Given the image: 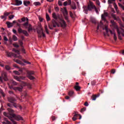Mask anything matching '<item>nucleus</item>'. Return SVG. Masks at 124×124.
Returning <instances> with one entry per match:
<instances>
[{
    "mask_svg": "<svg viewBox=\"0 0 124 124\" xmlns=\"http://www.w3.org/2000/svg\"><path fill=\"white\" fill-rule=\"evenodd\" d=\"M103 30H105L107 33L109 32V30H108V27H107V26H106L105 28H103Z\"/></svg>",
    "mask_w": 124,
    "mask_h": 124,
    "instance_id": "e433bc0d",
    "label": "nucleus"
},
{
    "mask_svg": "<svg viewBox=\"0 0 124 124\" xmlns=\"http://www.w3.org/2000/svg\"><path fill=\"white\" fill-rule=\"evenodd\" d=\"M13 89L14 90V91H16V92H22L23 90V87H14Z\"/></svg>",
    "mask_w": 124,
    "mask_h": 124,
    "instance_id": "dca6fc26",
    "label": "nucleus"
},
{
    "mask_svg": "<svg viewBox=\"0 0 124 124\" xmlns=\"http://www.w3.org/2000/svg\"><path fill=\"white\" fill-rule=\"evenodd\" d=\"M23 31H24V30H22V29H21V28H19L18 29V31L19 33H23Z\"/></svg>",
    "mask_w": 124,
    "mask_h": 124,
    "instance_id": "79ce46f5",
    "label": "nucleus"
},
{
    "mask_svg": "<svg viewBox=\"0 0 124 124\" xmlns=\"http://www.w3.org/2000/svg\"><path fill=\"white\" fill-rule=\"evenodd\" d=\"M111 16L114 20H116V21H120V17L117 16L116 15L112 14L111 15Z\"/></svg>",
    "mask_w": 124,
    "mask_h": 124,
    "instance_id": "a211bd4d",
    "label": "nucleus"
},
{
    "mask_svg": "<svg viewBox=\"0 0 124 124\" xmlns=\"http://www.w3.org/2000/svg\"><path fill=\"white\" fill-rule=\"evenodd\" d=\"M45 30L47 34H49V31H48V28H47V25L45 26Z\"/></svg>",
    "mask_w": 124,
    "mask_h": 124,
    "instance_id": "f704fd0d",
    "label": "nucleus"
},
{
    "mask_svg": "<svg viewBox=\"0 0 124 124\" xmlns=\"http://www.w3.org/2000/svg\"><path fill=\"white\" fill-rule=\"evenodd\" d=\"M70 16L72 18H73V13H72V12H70Z\"/></svg>",
    "mask_w": 124,
    "mask_h": 124,
    "instance_id": "680f3d73",
    "label": "nucleus"
},
{
    "mask_svg": "<svg viewBox=\"0 0 124 124\" xmlns=\"http://www.w3.org/2000/svg\"><path fill=\"white\" fill-rule=\"evenodd\" d=\"M37 33L38 34V37L41 38L42 36L45 37V34L43 32V29L42 27L40 26L37 31Z\"/></svg>",
    "mask_w": 124,
    "mask_h": 124,
    "instance_id": "7ed1b4c3",
    "label": "nucleus"
},
{
    "mask_svg": "<svg viewBox=\"0 0 124 124\" xmlns=\"http://www.w3.org/2000/svg\"><path fill=\"white\" fill-rule=\"evenodd\" d=\"M109 32L110 33H111V34L113 35V38L114 40L116 41V40H117V35H116V33H115V31L112 30H109Z\"/></svg>",
    "mask_w": 124,
    "mask_h": 124,
    "instance_id": "4468645a",
    "label": "nucleus"
},
{
    "mask_svg": "<svg viewBox=\"0 0 124 124\" xmlns=\"http://www.w3.org/2000/svg\"><path fill=\"white\" fill-rule=\"evenodd\" d=\"M110 22L112 24V25L113 26L114 29H116V30H117V28L119 29V27H118V25H117V24H116V23H115V21H114V20H111Z\"/></svg>",
    "mask_w": 124,
    "mask_h": 124,
    "instance_id": "6ab92c4d",
    "label": "nucleus"
},
{
    "mask_svg": "<svg viewBox=\"0 0 124 124\" xmlns=\"http://www.w3.org/2000/svg\"><path fill=\"white\" fill-rule=\"evenodd\" d=\"M0 93H1L3 97H5V93L1 89L0 90Z\"/></svg>",
    "mask_w": 124,
    "mask_h": 124,
    "instance_id": "a878e982",
    "label": "nucleus"
},
{
    "mask_svg": "<svg viewBox=\"0 0 124 124\" xmlns=\"http://www.w3.org/2000/svg\"><path fill=\"white\" fill-rule=\"evenodd\" d=\"M15 58H18L20 60H22V56L21 55H19L18 56H17L16 55H15Z\"/></svg>",
    "mask_w": 124,
    "mask_h": 124,
    "instance_id": "de8ad7c7",
    "label": "nucleus"
},
{
    "mask_svg": "<svg viewBox=\"0 0 124 124\" xmlns=\"http://www.w3.org/2000/svg\"><path fill=\"white\" fill-rule=\"evenodd\" d=\"M12 38H13V40L14 41H17V40H18V38L15 35H13Z\"/></svg>",
    "mask_w": 124,
    "mask_h": 124,
    "instance_id": "cd10ccee",
    "label": "nucleus"
},
{
    "mask_svg": "<svg viewBox=\"0 0 124 124\" xmlns=\"http://www.w3.org/2000/svg\"><path fill=\"white\" fill-rule=\"evenodd\" d=\"M4 41H8V39L7 37L5 36H4Z\"/></svg>",
    "mask_w": 124,
    "mask_h": 124,
    "instance_id": "bf43d9fd",
    "label": "nucleus"
},
{
    "mask_svg": "<svg viewBox=\"0 0 124 124\" xmlns=\"http://www.w3.org/2000/svg\"><path fill=\"white\" fill-rule=\"evenodd\" d=\"M0 66L1 67H4V64L1 62H0Z\"/></svg>",
    "mask_w": 124,
    "mask_h": 124,
    "instance_id": "4d7b16f0",
    "label": "nucleus"
},
{
    "mask_svg": "<svg viewBox=\"0 0 124 124\" xmlns=\"http://www.w3.org/2000/svg\"><path fill=\"white\" fill-rule=\"evenodd\" d=\"M115 1V0H108V4H111Z\"/></svg>",
    "mask_w": 124,
    "mask_h": 124,
    "instance_id": "58836bf2",
    "label": "nucleus"
},
{
    "mask_svg": "<svg viewBox=\"0 0 124 124\" xmlns=\"http://www.w3.org/2000/svg\"><path fill=\"white\" fill-rule=\"evenodd\" d=\"M63 5L64 6H66V5H67V1L64 2Z\"/></svg>",
    "mask_w": 124,
    "mask_h": 124,
    "instance_id": "0e129e2a",
    "label": "nucleus"
},
{
    "mask_svg": "<svg viewBox=\"0 0 124 124\" xmlns=\"http://www.w3.org/2000/svg\"><path fill=\"white\" fill-rule=\"evenodd\" d=\"M104 27V25H103V23H102V21H100L99 23H98V26H97V31H98L99 28H103Z\"/></svg>",
    "mask_w": 124,
    "mask_h": 124,
    "instance_id": "2eb2a0df",
    "label": "nucleus"
},
{
    "mask_svg": "<svg viewBox=\"0 0 124 124\" xmlns=\"http://www.w3.org/2000/svg\"><path fill=\"white\" fill-rule=\"evenodd\" d=\"M58 4L60 6H62V1H58Z\"/></svg>",
    "mask_w": 124,
    "mask_h": 124,
    "instance_id": "603ef678",
    "label": "nucleus"
},
{
    "mask_svg": "<svg viewBox=\"0 0 124 124\" xmlns=\"http://www.w3.org/2000/svg\"><path fill=\"white\" fill-rule=\"evenodd\" d=\"M2 78L4 79V81H8V78H7V73L3 72L2 75Z\"/></svg>",
    "mask_w": 124,
    "mask_h": 124,
    "instance_id": "9b49d317",
    "label": "nucleus"
},
{
    "mask_svg": "<svg viewBox=\"0 0 124 124\" xmlns=\"http://www.w3.org/2000/svg\"><path fill=\"white\" fill-rule=\"evenodd\" d=\"M8 15H9V13H8V12H5L4 13V16H5V17H7V16H8Z\"/></svg>",
    "mask_w": 124,
    "mask_h": 124,
    "instance_id": "8fccbe9b",
    "label": "nucleus"
},
{
    "mask_svg": "<svg viewBox=\"0 0 124 124\" xmlns=\"http://www.w3.org/2000/svg\"><path fill=\"white\" fill-rule=\"evenodd\" d=\"M60 22L59 23L60 25L58 24V23H57L55 20H52V25L53 27L54 28H56L57 26L58 27H66V23H65V21L64 20H63V18H62V16L61 18H60Z\"/></svg>",
    "mask_w": 124,
    "mask_h": 124,
    "instance_id": "f257e3e1",
    "label": "nucleus"
},
{
    "mask_svg": "<svg viewBox=\"0 0 124 124\" xmlns=\"http://www.w3.org/2000/svg\"><path fill=\"white\" fill-rule=\"evenodd\" d=\"M2 124H11V123H10L8 120H7V119L4 118V121L2 122Z\"/></svg>",
    "mask_w": 124,
    "mask_h": 124,
    "instance_id": "412c9836",
    "label": "nucleus"
},
{
    "mask_svg": "<svg viewBox=\"0 0 124 124\" xmlns=\"http://www.w3.org/2000/svg\"><path fill=\"white\" fill-rule=\"evenodd\" d=\"M26 21H27V22H28V21H29V18H28V17H23V18H22V19H21V21H22V22H25V21H26Z\"/></svg>",
    "mask_w": 124,
    "mask_h": 124,
    "instance_id": "72a5a7b5",
    "label": "nucleus"
},
{
    "mask_svg": "<svg viewBox=\"0 0 124 124\" xmlns=\"http://www.w3.org/2000/svg\"><path fill=\"white\" fill-rule=\"evenodd\" d=\"M13 45L16 48H19V47H20V46H19L18 44H17V43L13 44Z\"/></svg>",
    "mask_w": 124,
    "mask_h": 124,
    "instance_id": "c9c22d12",
    "label": "nucleus"
},
{
    "mask_svg": "<svg viewBox=\"0 0 124 124\" xmlns=\"http://www.w3.org/2000/svg\"><path fill=\"white\" fill-rule=\"evenodd\" d=\"M5 68L6 70H10V69H11V67L8 65H6L5 66Z\"/></svg>",
    "mask_w": 124,
    "mask_h": 124,
    "instance_id": "bb28decb",
    "label": "nucleus"
},
{
    "mask_svg": "<svg viewBox=\"0 0 124 124\" xmlns=\"http://www.w3.org/2000/svg\"><path fill=\"white\" fill-rule=\"evenodd\" d=\"M14 18V15H11L9 16V18L10 20H11Z\"/></svg>",
    "mask_w": 124,
    "mask_h": 124,
    "instance_id": "09e8293b",
    "label": "nucleus"
},
{
    "mask_svg": "<svg viewBox=\"0 0 124 124\" xmlns=\"http://www.w3.org/2000/svg\"><path fill=\"white\" fill-rule=\"evenodd\" d=\"M3 115H4V116H5V117H7L8 118H9V119L11 121V122H12L13 124H17V122H15V121H14V119H13L12 117H11L10 116H9V113H7L4 112H3Z\"/></svg>",
    "mask_w": 124,
    "mask_h": 124,
    "instance_id": "0eeeda50",
    "label": "nucleus"
},
{
    "mask_svg": "<svg viewBox=\"0 0 124 124\" xmlns=\"http://www.w3.org/2000/svg\"><path fill=\"white\" fill-rule=\"evenodd\" d=\"M84 12L86 14H88V9H87V7H84V10H83Z\"/></svg>",
    "mask_w": 124,
    "mask_h": 124,
    "instance_id": "4c0bfd02",
    "label": "nucleus"
},
{
    "mask_svg": "<svg viewBox=\"0 0 124 124\" xmlns=\"http://www.w3.org/2000/svg\"><path fill=\"white\" fill-rule=\"evenodd\" d=\"M97 97L96 96V95H93L92 100H95L96 99Z\"/></svg>",
    "mask_w": 124,
    "mask_h": 124,
    "instance_id": "3c124183",
    "label": "nucleus"
},
{
    "mask_svg": "<svg viewBox=\"0 0 124 124\" xmlns=\"http://www.w3.org/2000/svg\"><path fill=\"white\" fill-rule=\"evenodd\" d=\"M85 106H89V103L87 102H86L84 104Z\"/></svg>",
    "mask_w": 124,
    "mask_h": 124,
    "instance_id": "338daca9",
    "label": "nucleus"
},
{
    "mask_svg": "<svg viewBox=\"0 0 124 124\" xmlns=\"http://www.w3.org/2000/svg\"><path fill=\"white\" fill-rule=\"evenodd\" d=\"M6 54L8 58H11L12 57H15V54L12 52L7 51L6 52Z\"/></svg>",
    "mask_w": 124,
    "mask_h": 124,
    "instance_id": "ddd939ff",
    "label": "nucleus"
},
{
    "mask_svg": "<svg viewBox=\"0 0 124 124\" xmlns=\"http://www.w3.org/2000/svg\"><path fill=\"white\" fill-rule=\"evenodd\" d=\"M24 27L25 29H28V31H32V27H31V25L29 24V22H27L23 24Z\"/></svg>",
    "mask_w": 124,
    "mask_h": 124,
    "instance_id": "423d86ee",
    "label": "nucleus"
},
{
    "mask_svg": "<svg viewBox=\"0 0 124 124\" xmlns=\"http://www.w3.org/2000/svg\"><path fill=\"white\" fill-rule=\"evenodd\" d=\"M93 8H95V6H94L93 3L90 2L88 6V10L91 11L93 9Z\"/></svg>",
    "mask_w": 124,
    "mask_h": 124,
    "instance_id": "1a4fd4ad",
    "label": "nucleus"
},
{
    "mask_svg": "<svg viewBox=\"0 0 124 124\" xmlns=\"http://www.w3.org/2000/svg\"><path fill=\"white\" fill-rule=\"evenodd\" d=\"M86 111V109L85 108H82L81 110V112L83 113V112H85Z\"/></svg>",
    "mask_w": 124,
    "mask_h": 124,
    "instance_id": "e2e57ef3",
    "label": "nucleus"
},
{
    "mask_svg": "<svg viewBox=\"0 0 124 124\" xmlns=\"http://www.w3.org/2000/svg\"><path fill=\"white\" fill-rule=\"evenodd\" d=\"M31 2L30 1L25 0L23 1V4L25 5V6H28L30 5Z\"/></svg>",
    "mask_w": 124,
    "mask_h": 124,
    "instance_id": "4be33fe9",
    "label": "nucleus"
},
{
    "mask_svg": "<svg viewBox=\"0 0 124 124\" xmlns=\"http://www.w3.org/2000/svg\"><path fill=\"white\" fill-rule=\"evenodd\" d=\"M96 3L97 4V5H100V2H99V0H96Z\"/></svg>",
    "mask_w": 124,
    "mask_h": 124,
    "instance_id": "13d9d810",
    "label": "nucleus"
},
{
    "mask_svg": "<svg viewBox=\"0 0 124 124\" xmlns=\"http://www.w3.org/2000/svg\"><path fill=\"white\" fill-rule=\"evenodd\" d=\"M15 3H16L15 5H16L17 6H19V5H21V4H22V2L20 0H16Z\"/></svg>",
    "mask_w": 124,
    "mask_h": 124,
    "instance_id": "aec40b11",
    "label": "nucleus"
},
{
    "mask_svg": "<svg viewBox=\"0 0 124 124\" xmlns=\"http://www.w3.org/2000/svg\"><path fill=\"white\" fill-rule=\"evenodd\" d=\"M14 79H15V80H16V81H18V82H21V78H19V77L17 76H15L14 77Z\"/></svg>",
    "mask_w": 124,
    "mask_h": 124,
    "instance_id": "393cba45",
    "label": "nucleus"
},
{
    "mask_svg": "<svg viewBox=\"0 0 124 124\" xmlns=\"http://www.w3.org/2000/svg\"><path fill=\"white\" fill-rule=\"evenodd\" d=\"M34 74V72L32 71H29L27 72V76L33 75Z\"/></svg>",
    "mask_w": 124,
    "mask_h": 124,
    "instance_id": "5701e85b",
    "label": "nucleus"
},
{
    "mask_svg": "<svg viewBox=\"0 0 124 124\" xmlns=\"http://www.w3.org/2000/svg\"><path fill=\"white\" fill-rule=\"evenodd\" d=\"M13 51L14 52H15V53H16V54H18V55H20V51L18 50H17V49H15V48H14L13 49Z\"/></svg>",
    "mask_w": 124,
    "mask_h": 124,
    "instance_id": "473e14b6",
    "label": "nucleus"
},
{
    "mask_svg": "<svg viewBox=\"0 0 124 124\" xmlns=\"http://www.w3.org/2000/svg\"><path fill=\"white\" fill-rule=\"evenodd\" d=\"M3 78H2V76H1V77H0V82H1V83H2L3 82Z\"/></svg>",
    "mask_w": 124,
    "mask_h": 124,
    "instance_id": "6e6d98bb",
    "label": "nucleus"
},
{
    "mask_svg": "<svg viewBox=\"0 0 124 124\" xmlns=\"http://www.w3.org/2000/svg\"><path fill=\"white\" fill-rule=\"evenodd\" d=\"M7 25V27L8 28H12V27H13V23H11L10 22H8L6 23Z\"/></svg>",
    "mask_w": 124,
    "mask_h": 124,
    "instance_id": "b1692460",
    "label": "nucleus"
},
{
    "mask_svg": "<svg viewBox=\"0 0 124 124\" xmlns=\"http://www.w3.org/2000/svg\"><path fill=\"white\" fill-rule=\"evenodd\" d=\"M23 61L24 62H25V63H27V64H31V62H27L25 60H23Z\"/></svg>",
    "mask_w": 124,
    "mask_h": 124,
    "instance_id": "49530a36",
    "label": "nucleus"
},
{
    "mask_svg": "<svg viewBox=\"0 0 124 124\" xmlns=\"http://www.w3.org/2000/svg\"><path fill=\"white\" fill-rule=\"evenodd\" d=\"M52 17L55 20H58V19H59V20H60V18H61L62 16H60V15H59V14H56L55 13H53L52 14Z\"/></svg>",
    "mask_w": 124,
    "mask_h": 124,
    "instance_id": "9d476101",
    "label": "nucleus"
},
{
    "mask_svg": "<svg viewBox=\"0 0 124 124\" xmlns=\"http://www.w3.org/2000/svg\"><path fill=\"white\" fill-rule=\"evenodd\" d=\"M74 117H73L72 119H73V121H74V122H75V121H76V120H77V118H76V116H79V120H81V119H82V115L78 114V112H77V111L75 112L74 113Z\"/></svg>",
    "mask_w": 124,
    "mask_h": 124,
    "instance_id": "6e6552de",
    "label": "nucleus"
},
{
    "mask_svg": "<svg viewBox=\"0 0 124 124\" xmlns=\"http://www.w3.org/2000/svg\"><path fill=\"white\" fill-rule=\"evenodd\" d=\"M12 84H13V85H15V86L17 85V82H16V81H13Z\"/></svg>",
    "mask_w": 124,
    "mask_h": 124,
    "instance_id": "052dcab7",
    "label": "nucleus"
},
{
    "mask_svg": "<svg viewBox=\"0 0 124 124\" xmlns=\"http://www.w3.org/2000/svg\"><path fill=\"white\" fill-rule=\"evenodd\" d=\"M91 84L92 86H94L95 85V81L93 80L91 82Z\"/></svg>",
    "mask_w": 124,
    "mask_h": 124,
    "instance_id": "864d4df0",
    "label": "nucleus"
},
{
    "mask_svg": "<svg viewBox=\"0 0 124 124\" xmlns=\"http://www.w3.org/2000/svg\"><path fill=\"white\" fill-rule=\"evenodd\" d=\"M117 31L118 34V38L120 40H122V36H121V34H122L123 36H124V30L122 28H117Z\"/></svg>",
    "mask_w": 124,
    "mask_h": 124,
    "instance_id": "20e7f679",
    "label": "nucleus"
},
{
    "mask_svg": "<svg viewBox=\"0 0 124 124\" xmlns=\"http://www.w3.org/2000/svg\"><path fill=\"white\" fill-rule=\"evenodd\" d=\"M61 10L63 13L64 18L66 20V21L69 22V19H68V13H67L66 8L64 7L63 8H62Z\"/></svg>",
    "mask_w": 124,
    "mask_h": 124,
    "instance_id": "39448f33",
    "label": "nucleus"
},
{
    "mask_svg": "<svg viewBox=\"0 0 124 124\" xmlns=\"http://www.w3.org/2000/svg\"><path fill=\"white\" fill-rule=\"evenodd\" d=\"M7 106L9 107H10L11 108H12V107H13V106H14V107H15L16 108V106H15V105H11V104H7Z\"/></svg>",
    "mask_w": 124,
    "mask_h": 124,
    "instance_id": "a18cd8bd",
    "label": "nucleus"
},
{
    "mask_svg": "<svg viewBox=\"0 0 124 124\" xmlns=\"http://www.w3.org/2000/svg\"><path fill=\"white\" fill-rule=\"evenodd\" d=\"M118 5L120 6V7L122 8V9H123V8H124V6L122 4H121V3H119Z\"/></svg>",
    "mask_w": 124,
    "mask_h": 124,
    "instance_id": "5fc2aeb1",
    "label": "nucleus"
},
{
    "mask_svg": "<svg viewBox=\"0 0 124 124\" xmlns=\"http://www.w3.org/2000/svg\"><path fill=\"white\" fill-rule=\"evenodd\" d=\"M8 101L9 102H11V103H14L16 101V99L13 97H8Z\"/></svg>",
    "mask_w": 124,
    "mask_h": 124,
    "instance_id": "f3484780",
    "label": "nucleus"
},
{
    "mask_svg": "<svg viewBox=\"0 0 124 124\" xmlns=\"http://www.w3.org/2000/svg\"><path fill=\"white\" fill-rule=\"evenodd\" d=\"M46 21H47V22H49V21L51 20L50 16H49V15H48L47 14H46Z\"/></svg>",
    "mask_w": 124,
    "mask_h": 124,
    "instance_id": "7c9ffc66",
    "label": "nucleus"
},
{
    "mask_svg": "<svg viewBox=\"0 0 124 124\" xmlns=\"http://www.w3.org/2000/svg\"><path fill=\"white\" fill-rule=\"evenodd\" d=\"M73 93H74L73 91H70L68 93V94L69 96H72V95H73Z\"/></svg>",
    "mask_w": 124,
    "mask_h": 124,
    "instance_id": "c03bdc74",
    "label": "nucleus"
},
{
    "mask_svg": "<svg viewBox=\"0 0 124 124\" xmlns=\"http://www.w3.org/2000/svg\"><path fill=\"white\" fill-rule=\"evenodd\" d=\"M108 16V13L107 12H104V14L102 15L101 16V19L103 21H105V22H106V17Z\"/></svg>",
    "mask_w": 124,
    "mask_h": 124,
    "instance_id": "f8f14e48",
    "label": "nucleus"
},
{
    "mask_svg": "<svg viewBox=\"0 0 124 124\" xmlns=\"http://www.w3.org/2000/svg\"><path fill=\"white\" fill-rule=\"evenodd\" d=\"M8 111H9V113H9V116H10V117H12L13 119L15 118V120H16V121H23V120H24L23 117H22L21 116L16 115H15V114H13L12 113L14 112V110H13L12 109L8 108Z\"/></svg>",
    "mask_w": 124,
    "mask_h": 124,
    "instance_id": "f03ea898",
    "label": "nucleus"
},
{
    "mask_svg": "<svg viewBox=\"0 0 124 124\" xmlns=\"http://www.w3.org/2000/svg\"><path fill=\"white\" fill-rule=\"evenodd\" d=\"M13 72L16 74V75H20V73L17 71H14Z\"/></svg>",
    "mask_w": 124,
    "mask_h": 124,
    "instance_id": "37998d69",
    "label": "nucleus"
},
{
    "mask_svg": "<svg viewBox=\"0 0 124 124\" xmlns=\"http://www.w3.org/2000/svg\"><path fill=\"white\" fill-rule=\"evenodd\" d=\"M115 72H116V70L114 69L111 70V73H112V74H115Z\"/></svg>",
    "mask_w": 124,
    "mask_h": 124,
    "instance_id": "69168bd1",
    "label": "nucleus"
},
{
    "mask_svg": "<svg viewBox=\"0 0 124 124\" xmlns=\"http://www.w3.org/2000/svg\"><path fill=\"white\" fill-rule=\"evenodd\" d=\"M113 5L116 12H118V6H117V4L116 3H114Z\"/></svg>",
    "mask_w": 124,
    "mask_h": 124,
    "instance_id": "c756f323",
    "label": "nucleus"
},
{
    "mask_svg": "<svg viewBox=\"0 0 124 124\" xmlns=\"http://www.w3.org/2000/svg\"><path fill=\"white\" fill-rule=\"evenodd\" d=\"M41 3L39 2H34V5L35 6H37V5H40Z\"/></svg>",
    "mask_w": 124,
    "mask_h": 124,
    "instance_id": "a19ab883",
    "label": "nucleus"
},
{
    "mask_svg": "<svg viewBox=\"0 0 124 124\" xmlns=\"http://www.w3.org/2000/svg\"><path fill=\"white\" fill-rule=\"evenodd\" d=\"M75 89L76 90V91H80V89H81V87H80V86H78V85H76L75 86Z\"/></svg>",
    "mask_w": 124,
    "mask_h": 124,
    "instance_id": "c85d7f7f",
    "label": "nucleus"
},
{
    "mask_svg": "<svg viewBox=\"0 0 124 124\" xmlns=\"http://www.w3.org/2000/svg\"><path fill=\"white\" fill-rule=\"evenodd\" d=\"M16 62H17V63H21V62H20V61H19L18 60H16Z\"/></svg>",
    "mask_w": 124,
    "mask_h": 124,
    "instance_id": "774afa93",
    "label": "nucleus"
},
{
    "mask_svg": "<svg viewBox=\"0 0 124 124\" xmlns=\"http://www.w3.org/2000/svg\"><path fill=\"white\" fill-rule=\"evenodd\" d=\"M22 33L25 34V35H26V36H28L29 35V34L28 33V32L26 31L23 30V31L22 32Z\"/></svg>",
    "mask_w": 124,
    "mask_h": 124,
    "instance_id": "ea45409f",
    "label": "nucleus"
},
{
    "mask_svg": "<svg viewBox=\"0 0 124 124\" xmlns=\"http://www.w3.org/2000/svg\"><path fill=\"white\" fill-rule=\"evenodd\" d=\"M27 77H28L30 80H34V79H35V78L32 76H27Z\"/></svg>",
    "mask_w": 124,
    "mask_h": 124,
    "instance_id": "2f4dec72",
    "label": "nucleus"
}]
</instances>
